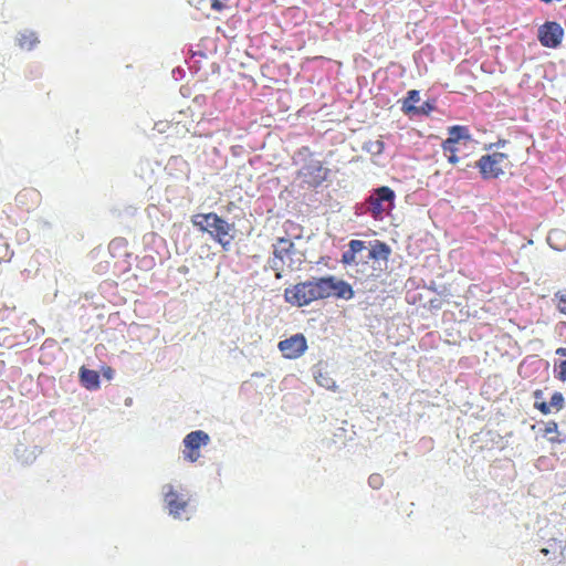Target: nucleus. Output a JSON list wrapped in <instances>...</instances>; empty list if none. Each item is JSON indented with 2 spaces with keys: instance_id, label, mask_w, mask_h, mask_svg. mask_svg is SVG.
Instances as JSON below:
<instances>
[{
  "instance_id": "f257e3e1",
  "label": "nucleus",
  "mask_w": 566,
  "mask_h": 566,
  "mask_svg": "<svg viewBox=\"0 0 566 566\" xmlns=\"http://www.w3.org/2000/svg\"><path fill=\"white\" fill-rule=\"evenodd\" d=\"M331 296L350 300L354 291L347 282L332 275L300 282L284 290L285 302L297 307Z\"/></svg>"
},
{
  "instance_id": "f03ea898",
  "label": "nucleus",
  "mask_w": 566,
  "mask_h": 566,
  "mask_svg": "<svg viewBox=\"0 0 566 566\" xmlns=\"http://www.w3.org/2000/svg\"><path fill=\"white\" fill-rule=\"evenodd\" d=\"M191 222L200 231L209 233L224 249L228 248L233 239L230 234L233 226L214 212L193 214Z\"/></svg>"
},
{
  "instance_id": "7ed1b4c3",
  "label": "nucleus",
  "mask_w": 566,
  "mask_h": 566,
  "mask_svg": "<svg viewBox=\"0 0 566 566\" xmlns=\"http://www.w3.org/2000/svg\"><path fill=\"white\" fill-rule=\"evenodd\" d=\"M476 166L483 177H499L511 168V160L506 154L493 153L482 156Z\"/></svg>"
},
{
  "instance_id": "20e7f679",
  "label": "nucleus",
  "mask_w": 566,
  "mask_h": 566,
  "mask_svg": "<svg viewBox=\"0 0 566 566\" xmlns=\"http://www.w3.org/2000/svg\"><path fill=\"white\" fill-rule=\"evenodd\" d=\"M395 192L389 187H380L367 199V210L375 219H381L384 212L392 205Z\"/></svg>"
},
{
  "instance_id": "39448f33",
  "label": "nucleus",
  "mask_w": 566,
  "mask_h": 566,
  "mask_svg": "<svg viewBox=\"0 0 566 566\" xmlns=\"http://www.w3.org/2000/svg\"><path fill=\"white\" fill-rule=\"evenodd\" d=\"M296 164L300 166L298 177H319L322 172L326 174L322 161L308 149H302L297 153Z\"/></svg>"
},
{
  "instance_id": "423d86ee",
  "label": "nucleus",
  "mask_w": 566,
  "mask_h": 566,
  "mask_svg": "<svg viewBox=\"0 0 566 566\" xmlns=\"http://www.w3.org/2000/svg\"><path fill=\"white\" fill-rule=\"evenodd\" d=\"M209 436L202 430L188 433L184 439V458L189 462H196L200 458V448L209 443Z\"/></svg>"
},
{
  "instance_id": "0eeeda50",
  "label": "nucleus",
  "mask_w": 566,
  "mask_h": 566,
  "mask_svg": "<svg viewBox=\"0 0 566 566\" xmlns=\"http://www.w3.org/2000/svg\"><path fill=\"white\" fill-rule=\"evenodd\" d=\"M277 348L284 358L296 359L306 352L307 340L303 334L298 333L286 339L280 340Z\"/></svg>"
},
{
  "instance_id": "6e6552de",
  "label": "nucleus",
  "mask_w": 566,
  "mask_h": 566,
  "mask_svg": "<svg viewBox=\"0 0 566 566\" xmlns=\"http://www.w3.org/2000/svg\"><path fill=\"white\" fill-rule=\"evenodd\" d=\"M537 36L543 46L555 49L564 39V29L559 23L548 21L538 28Z\"/></svg>"
},
{
  "instance_id": "1a4fd4ad",
  "label": "nucleus",
  "mask_w": 566,
  "mask_h": 566,
  "mask_svg": "<svg viewBox=\"0 0 566 566\" xmlns=\"http://www.w3.org/2000/svg\"><path fill=\"white\" fill-rule=\"evenodd\" d=\"M164 489V497L167 509L171 515L178 517L180 513L187 509L189 497L186 493L175 490V488L170 484L166 485Z\"/></svg>"
},
{
  "instance_id": "9d476101",
  "label": "nucleus",
  "mask_w": 566,
  "mask_h": 566,
  "mask_svg": "<svg viewBox=\"0 0 566 566\" xmlns=\"http://www.w3.org/2000/svg\"><path fill=\"white\" fill-rule=\"evenodd\" d=\"M365 250H367L365 241L352 240L348 244V250L342 255V262L344 264H358L357 254Z\"/></svg>"
},
{
  "instance_id": "9b49d317",
  "label": "nucleus",
  "mask_w": 566,
  "mask_h": 566,
  "mask_svg": "<svg viewBox=\"0 0 566 566\" xmlns=\"http://www.w3.org/2000/svg\"><path fill=\"white\" fill-rule=\"evenodd\" d=\"M565 406L564 396L562 392L556 391L551 397L549 403L545 401H535L534 408L539 410L543 415H549L551 408L556 409L557 411L562 410Z\"/></svg>"
},
{
  "instance_id": "f8f14e48",
  "label": "nucleus",
  "mask_w": 566,
  "mask_h": 566,
  "mask_svg": "<svg viewBox=\"0 0 566 566\" xmlns=\"http://www.w3.org/2000/svg\"><path fill=\"white\" fill-rule=\"evenodd\" d=\"M543 437L553 444H563L566 441V436L558 430L556 421L551 420L545 423L543 429Z\"/></svg>"
},
{
  "instance_id": "ddd939ff",
  "label": "nucleus",
  "mask_w": 566,
  "mask_h": 566,
  "mask_svg": "<svg viewBox=\"0 0 566 566\" xmlns=\"http://www.w3.org/2000/svg\"><path fill=\"white\" fill-rule=\"evenodd\" d=\"M294 248V243L290 239L280 238L277 239L276 243L274 244V260H280L281 262H284L286 258H290V254ZM274 265L277 266V263L275 261Z\"/></svg>"
},
{
  "instance_id": "4468645a",
  "label": "nucleus",
  "mask_w": 566,
  "mask_h": 566,
  "mask_svg": "<svg viewBox=\"0 0 566 566\" xmlns=\"http://www.w3.org/2000/svg\"><path fill=\"white\" fill-rule=\"evenodd\" d=\"M390 248L382 241L375 240L370 249H367V259L387 260L390 255Z\"/></svg>"
},
{
  "instance_id": "2eb2a0df",
  "label": "nucleus",
  "mask_w": 566,
  "mask_h": 566,
  "mask_svg": "<svg viewBox=\"0 0 566 566\" xmlns=\"http://www.w3.org/2000/svg\"><path fill=\"white\" fill-rule=\"evenodd\" d=\"M469 140L470 134L467 126H451L448 130L447 146L450 148L453 144H459L461 140Z\"/></svg>"
},
{
  "instance_id": "dca6fc26",
  "label": "nucleus",
  "mask_w": 566,
  "mask_h": 566,
  "mask_svg": "<svg viewBox=\"0 0 566 566\" xmlns=\"http://www.w3.org/2000/svg\"><path fill=\"white\" fill-rule=\"evenodd\" d=\"M80 377L86 389L96 390L99 388V375L97 371L82 367L80 369Z\"/></svg>"
},
{
  "instance_id": "f3484780",
  "label": "nucleus",
  "mask_w": 566,
  "mask_h": 566,
  "mask_svg": "<svg viewBox=\"0 0 566 566\" xmlns=\"http://www.w3.org/2000/svg\"><path fill=\"white\" fill-rule=\"evenodd\" d=\"M17 41L18 45L23 50H32L39 43L35 33L32 31L20 33Z\"/></svg>"
},
{
  "instance_id": "a211bd4d",
  "label": "nucleus",
  "mask_w": 566,
  "mask_h": 566,
  "mask_svg": "<svg viewBox=\"0 0 566 566\" xmlns=\"http://www.w3.org/2000/svg\"><path fill=\"white\" fill-rule=\"evenodd\" d=\"M363 149L373 156L380 155V154H382V151L385 149V143H384L381 136H379L375 139H370V140L366 142L363 145Z\"/></svg>"
},
{
  "instance_id": "6ab92c4d",
  "label": "nucleus",
  "mask_w": 566,
  "mask_h": 566,
  "mask_svg": "<svg viewBox=\"0 0 566 566\" xmlns=\"http://www.w3.org/2000/svg\"><path fill=\"white\" fill-rule=\"evenodd\" d=\"M315 380L319 386H322L328 390L336 391V389H337L335 380L329 376V374L327 371L318 370L315 374Z\"/></svg>"
},
{
  "instance_id": "aec40b11",
  "label": "nucleus",
  "mask_w": 566,
  "mask_h": 566,
  "mask_svg": "<svg viewBox=\"0 0 566 566\" xmlns=\"http://www.w3.org/2000/svg\"><path fill=\"white\" fill-rule=\"evenodd\" d=\"M419 99H420V96H419L418 91H416V90L409 91L407 93V97L403 101L402 111L405 113L417 112V108L413 106V104L419 102Z\"/></svg>"
},
{
  "instance_id": "412c9836",
  "label": "nucleus",
  "mask_w": 566,
  "mask_h": 566,
  "mask_svg": "<svg viewBox=\"0 0 566 566\" xmlns=\"http://www.w3.org/2000/svg\"><path fill=\"white\" fill-rule=\"evenodd\" d=\"M458 145L459 144H453L450 148L447 146V140H444L442 143V149H443V153L444 155L448 157V160L451 163V164H455L459 158L457 157V151H458Z\"/></svg>"
},
{
  "instance_id": "4be33fe9",
  "label": "nucleus",
  "mask_w": 566,
  "mask_h": 566,
  "mask_svg": "<svg viewBox=\"0 0 566 566\" xmlns=\"http://www.w3.org/2000/svg\"><path fill=\"white\" fill-rule=\"evenodd\" d=\"M555 298L558 311L566 315V289L558 291Z\"/></svg>"
},
{
  "instance_id": "5701e85b",
  "label": "nucleus",
  "mask_w": 566,
  "mask_h": 566,
  "mask_svg": "<svg viewBox=\"0 0 566 566\" xmlns=\"http://www.w3.org/2000/svg\"><path fill=\"white\" fill-rule=\"evenodd\" d=\"M29 197H30V198H31V200L35 203V202L38 201V199H39V193H38L35 190H33V189L23 190V191H21V192L18 195L17 199H18L21 203H24V199H27V198H29Z\"/></svg>"
},
{
  "instance_id": "b1692460",
  "label": "nucleus",
  "mask_w": 566,
  "mask_h": 566,
  "mask_svg": "<svg viewBox=\"0 0 566 566\" xmlns=\"http://www.w3.org/2000/svg\"><path fill=\"white\" fill-rule=\"evenodd\" d=\"M368 483L371 488L378 489L382 485V478L380 474H371L368 479Z\"/></svg>"
},
{
  "instance_id": "393cba45",
  "label": "nucleus",
  "mask_w": 566,
  "mask_h": 566,
  "mask_svg": "<svg viewBox=\"0 0 566 566\" xmlns=\"http://www.w3.org/2000/svg\"><path fill=\"white\" fill-rule=\"evenodd\" d=\"M113 374H114V370H113L111 367H106V368L103 370V375H104L107 379H112Z\"/></svg>"
},
{
  "instance_id": "a878e982",
  "label": "nucleus",
  "mask_w": 566,
  "mask_h": 566,
  "mask_svg": "<svg viewBox=\"0 0 566 566\" xmlns=\"http://www.w3.org/2000/svg\"><path fill=\"white\" fill-rule=\"evenodd\" d=\"M533 396L534 398L536 399V401H538L539 399L543 398V391L541 389H536L534 392H533Z\"/></svg>"
},
{
  "instance_id": "bb28decb",
  "label": "nucleus",
  "mask_w": 566,
  "mask_h": 566,
  "mask_svg": "<svg viewBox=\"0 0 566 566\" xmlns=\"http://www.w3.org/2000/svg\"><path fill=\"white\" fill-rule=\"evenodd\" d=\"M542 553H543V554H545V555H547V554H548V549L543 548V549H542Z\"/></svg>"
},
{
  "instance_id": "cd10ccee",
  "label": "nucleus",
  "mask_w": 566,
  "mask_h": 566,
  "mask_svg": "<svg viewBox=\"0 0 566 566\" xmlns=\"http://www.w3.org/2000/svg\"><path fill=\"white\" fill-rule=\"evenodd\" d=\"M553 234H554V232H551V233H549V235H548V238H547V240H548L549 242H551V240H552V235H553Z\"/></svg>"
}]
</instances>
